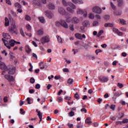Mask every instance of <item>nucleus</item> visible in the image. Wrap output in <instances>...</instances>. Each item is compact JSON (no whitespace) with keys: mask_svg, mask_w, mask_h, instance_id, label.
Instances as JSON below:
<instances>
[{"mask_svg":"<svg viewBox=\"0 0 128 128\" xmlns=\"http://www.w3.org/2000/svg\"><path fill=\"white\" fill-rule=\"evenodd\" d=\"M98 21H94L92 24L93 26H98Z\"/></svg>","mask_w":128,"mask_h":128,"instance_id":"4c0bfd02","label":"nucleus"},{"mask_svg":"<svg viewBox=\"0 0 128 128\" xmlns=\"http://www.w3.org/2000/svg\"><path fill=\"white\" fill-rule=\"evenodd\" d=\"M4 78H6V80H8L10 82V84H12V82H14V77L12 76L6 74L4 76Z\"/></svg>","mask_w":128,"mask_h":128,"instance_id":"6e6552de","label":"nucleus"},{"mask_svg":"<svg viewBox=\"0 0 128 128\" xmlns=\"http://www.w3.org/2000/svg\"><path fill=\"white\" fill-rule=\"evenodd\" d=\"M124 114L122 112H120L118 116V120H120V118H124Z\"/></svg>","mask_w":128,"mask_h":128,"instance_id":"cd10ccee","label":"nucleus"},{"mask_svg":"<svg viewBox=\"0 0 128 128\" xmlns=\"http://www.w3.org/2000/svg\"><path fill=\"white\" fill-rule=\"evenodd\" d=\"M15 8H22V5L20 4L19 3H15L14 4Z\"/></svg>","mask_w":128,"mask_h":128,"instance_id":"c756f323","label":"nucleus"},{"mask_svg":"<svg viewBox=\"0 0 128 128\" xmlns=\"http://www.w3.org/2000/svg\"><path fill=\"white\" fill-rule=\"evenodd\" d=\"M4 26H10V20H8V18H5Z\"/></svg>","mask_w":128,"mask_h":128,"instance_id":"393cba45","label":"nucleus"},{"mask_svg":"<svg viewBox=\"0 0 128 128\" xmlns=\"http://www.w3.org/2000/svg\"><path fill=\"white\" fill-rule=\"evenodd\" d=\"M26 28L28 30H32V26H30V24H27L26 25Z\"/></svg>","mask_w":128,"mask_h":128,"instance_id":"ea45409f","label":"nucleus"},{"mask_svg":"<svg viewBox=\"0 0 128 128\" xmlns=\"http://www.w3.org/2000/svg\"><path fill=\"white\" fill-rule=\"evenodd\" d=\"M2 54H4L6 56H8V52L5 50H4L3 51H2Z\"/></svg>","mask_w":128,"mask_h":128,"instance_id":"052dcab7","label":"nucleus"},{"mask_svg":"<svg viewBox=\"0 0 128 128\" xmlns=\"http://www.w3.org/2000/svg\"><path fill=\"white\" fill-rule=\"evenodd\" d=\"M120 22L121 24H124V25L126 24V21L124 19L120 18Z\"/></svg>","mask_w":128,"mask_h":128,"instance_id":"c85d7f7f","label":"nucleus"},{"mask_svg":"<svg viewBox=\"0 0 128 128\" xmlns=\"http://www.w3.org/2000/svg\"><path fill=\"white\" fill-rule=\"evenodd\" d=\"M92 11L94 14H102V9L98 6H95L92 8Z\"/></svg>","mask_w":128,"mask_h":128,"instance_id":"0eeeda50","label":"nucleus"},{"mask_svg":"<svg viewBox=\"0 0 128 128\" xmlns=\"http://www.w3.org/2000/svg\"><path fill=\"white\" fill-rule=\"evenodd\" d=\"M72 24H78V22H80V20L78 18L74 17L72 20Z\"/></svg>","mask_w":128,"mask_h":128,"instance_id":"aec40b11","label":"nucleus"},{"mask_svg":"<svg viewBox=\"0 0 128 128\" xmlns=\"http://www.w3.org/2000/svg\"><path fill=\"white\" fill-rule=\"evenodd\" d=\"M56 26H62L64 28H68V25L66 24V22L64 20H60V22H56Z\"/></svg>","mask_w":128,"mask_h":128,"instance_id":"7ed1b4c3","label":"nucleus"},{"mask_svg":"<svg viewBox=\"0 0 128 128\" xmlns=\"http://www.w3.org/2000/svg\"><path fill=\"white\" fill-rule=\"evenodd\" d=\"M114 14L115 16H121L122 12L116 11V12H114Z\"/></svg>","mask_w":128,"mask_h":128,"instance_id":"a19ab883","label":"nucleus"},{"mask_svg":"<svg viewBox=\"0 0 128 128\" xmlns=\"http://www.w3.org/2000/svg\"><path fill=\"white\" fill-rule=\"evenodd\" d=\"M102 34H104V30H100L98 33V36H102Z\"/></svg>","mask_w":128,"mask_h":128,"instance_id":"8fccbe9b","label":"nucleus"},{"mask_svg":"<svg viewBox=\"0 0 128 128\" xmlns=\"http://www.w3.org/2000/svg\"><path fill=\"white\" fill-rule=\"evenodd\" d=\"M38 18L40 22H42V24H44L46 22V20L44 17H38Z\"/></svg>","mask_w":128,"mask_h":128,"instance_id":"bb28decb","label":"nucleus"},{"mask_svg":"<svg viewBox=\"0 0 128 128\" xmlns=\"http://www.w3.org/2000/svg\"><path fill=\"white\" fill-rule=\"evenodd\" d=\"M50 42V37L48 36H44L40 39V42L42 44H44L46 42Z\"/></svg>","mask_w":128,"mask_h":128,"instance_id":"423d86ee","label":"nucleus"},{"mask_svg":"<svg viewBox=\"0 0 128 128\" xmlns=\"http://www.w3.org/2000/svg\"><path fill=\"white\" fill-rule=\"evenodd\" d=\"M25 20H28V21L32 20V18H30V16L28 15H26L25 16Z\"/></svg>","mask_w":128,"mask_h":128,"instance_id":"c9c22d12","label":"nucleus"},{"mask_svg":"<svg viewBox=\"0 0 128 128\" xmlns=\"http://www.w3.org/2000/svg\"><path fill=\"white\" fill-rule=\"evenodd\" d=\"M104 18L106 20H110V16L108 15H105L104 16Z\"/></svg>","mask_w":128,"mask_h":128,"instance_id":"a18cd8bd","label":"nucleus"},{"mask_svg":"<svg viewBox=\"0 0 128 128\" xmlns=\"http://www.w3.org/2000/svg\"><path fill=\"white\" fill-rule=\"evenodd\" d=\"M74 98L76 100H80V96L78 93H76L74 95Z\"/></svg>","mask_w":128,"mask_h":128,"instance_id":"de8ad7c7","label":"nucleus"},{"mask_svg":"<svg viewBox=\"0 0 128 128\" xmlns=\"http://www.w3.org/2000/svg\"><path fill=\"white\" fill-rule=\"evenodd\" d=\"M2 40L4 43V46L9 50L14 46L15 44H20V42H18L14 40H10L8 41L5 40L4 38H2Z\"/></svg>","mask_w":128,"mask_h":128,"instance_id":"f257e3e1","label":"nucleus"},{"mask_svg":"<svg viewBox=\"0 0 128 128\" xmlns=\"http://www.w3.org/2000/svg\"><path fill=\"white\" fill-rule=\"evenodd\" d=\"M35 88L36 90H40V85L38 84H36L35 86Z\"/></svg>","mask_w":128,"mask_h":128,"instance_id":"49530a36","label":"nucleus"},{"mask_svg":"<svg viewBox=\"0 0 128 128\" xmlns=\"http://www.w3.org/2000/svg\"><path fill=\"white\" fill-rule=\"evenodd\" d=\"M3 38L5 40H10V36L8 34L3 33Z\"/></svg>","mask_w":128,"mask_h":128,"instance_id":"6ab92c4d","label":"nucleus"},{"mask_svg":"<svg viewBox=\"0 0 128 128\" xmlns=\"http://www.w3.org/2000/svg\"><path fill=\"white\" fill-rule=\"evenodd\" d=\"M85 122L86 124H90L92 123L90 118L88 117V118H86L85 120Z\"/></svg>","mask_w":128,"mask_h":128,"instance_id":"a878e982","label":"nucleus"},{"mask_svg":"<svg viewBox=\"0 0 128 128\" xmlns=\"http://www.w3.org/2000/svg\"><path fill=\"white\" fill-rule=\"evenodd\" d=\"M34 82H36V80H34V78H33L30 79V82L31 84H34Z\"/></svg>","mask_w":128,"mask_h":128,"instance_id":"6e6d98bb","label":"nucleus"},{"mask_svg":"<svg viewBox=\"0 0 128 128\" xmlns=\"http://www.w3.org/2000/svg\"><path fill=\"white\" fill-rule=\"evenodd\" d=\"M88 18H90V20H94V14L92 13H90L88 15Z\"/></svg>","mask_w":128,"mask_h":128,"instance_id":"7c9ffc66","label":"nucleus"},{"mask_svg":"<svg viewBox=\"0 0 128 128\" xmlns=\"http://www.w3.org/2000/svg\"><path fill=\"white\" fill-rule=\"evenodd\" d=\"M32 4L34 6H40L42 5V2H40V0H34L32 2Z\"/></svg>","mask_w":128,"mask_h":128,"instance_id":"4468645a","label":"nucleus"},{"mask_svg":"<svg viewBox=\"0 0 128 128\" xmlns=\"http://www.w3.org/2000/svg\"><path fill=\"white\" fill-rule=\"evenodd\" d=\"M66 22H72V19H70V17H68L66 18Z\"/></svg>","mask_w":128,"mask_h":128,"instance_id":"5fc2aeb1","label":"nucleus"},{"mask_svg":"<svg viewBox=\"0 0 128 128\" xmlns=\"http://www.w3.org/2000/svg\"><path fill=\"white\" fill-rule=\"evenodd\" d=\"M37 34L38 36H42V34H44V32L42 30H38L37 32Z\"/></svg>","mask_w":128,"mask_h":128,"instance_id":"f704fd0d","label":"nucleus"},{"mask_svg":"<svg viewBox=\"0 0 128 128\" xmlns=\"http://www.w3.org/2000/svg\"><path fill=\"white\" fill-rule=\"evenodd\" d=\"M102 51L101 50L98 49L96 50L95 52L98 55V52H102Z\"/></svg>","mask_w":128,"mask_h":128,"instance_id":"bf43d9fd","label":"nucleus"},{"mask_svg":"<svg viewBox=\"0 0 128 128\" xmlns=\"http://www.w3.org/2000/svg\"><path fill=\"white\" fill-rule=\"evenodd\" d=\"M76 127L77 128H82L84 127V125H82V123H79L76 125Z\"/></svg>","mask_w":128,"mask_h":128,"instance_id":"58836bf2","label":"nucleus"},{"mask_svg":"<svg viewBox=\"0 0 128 128\" xmlns=\"http://www.w3.org/2000/svg\"><path fill=\"white\" fill-rule=\"evenodd\" d=\"M74 4H82L84 2L82 0H72Z\"/></svg>","mask_w":128,"mask_h":128,"instance_id":"412c9836","label":"nucleus"},{"mask_svg":"<svg viewBox=\"0 0 128 128\" xmlns=\"http://www.w3.org/2000/svg\"><path fill=\"white\" fill-rule=\"evenodd\" d=\"M123 124H126L128 122V119H124L122 120Z\"/></svg>","mask_w":128,"mask_h":128,"instance_id":"774afa93","label":"nucleus"},{"mask_svg":"<svg viewBox=\"0 0 128 128\" xmlns=\"http://www.w3.org/2000/svg\"><path fill=\"white\" fill-rule=\"evenodd\" d=\"M20 34L22 36H24V30H20Z\"/></svg>","mask_w":128,"mask_h":128,"instance_id":"e2e57ef3","label":"nucleus"},{"mask_svg":"<svg viewBox=\"0 0 128 128\" xmlns=\"http://www.w3.org/2000/svg\"><path fill=\"white\" fill-rule=\"evenodd\" d=\"M74 82V80L72 78H69L68 80V84H72V83Z\"/></svg>","mask_w":128,"mask_h":128,"instance_id":"2f4dec72","label":"nucleus"},{"mask_svg":"<svg viewBox=\"0 0 128 128\" xmlns=\"http://www.w3.org/2000/svg\"><path fill=\"white\" fill-rule=\"evenodd\" d=\"M32 44H33V46H34L36 48L38 47V44H36V42L32 41Z\"/></svg>","mask_w":128,"mask_h":128,"instance_id":"0e129e2a","label":"nucleus"},{"mask_svg":"<svg viewBox=\"0 0 128 128\" xmlns=\"http://www.w3.org/2000/svg\"><path fill=\"white\" fill-rule=\"evenodd\" d=\"M67 10H68L69 12H71V14H74V10L72 9L70 7L67 8Z\"/></svg>","mask_w":128,"mask_h":128,"instance_id":"72a5a7b5","label":"nucleus"},{"mask_svg":"<svg viewBox=\"0 0 128 128\" xmlns=\"http://www.w3.org/2000/svg\"><path fill=\"white\" fill-rule=\"evenodd\" d=\"M6 4H9V6H12V2L10 0H6Z\"/></svg>","mask_w":128,"mask_h":128,"instance_id":"680f3d73","label":"nucleus"},{"mask_svg":"<svg viewBox=\"0 0 128 128\" xmlns=\"http://www.w3.org/2000/svg\"><path fill=\"white\" fill-rule=\"evenodd\" d=\"M26 112L24 111V109L22 108L20 109V114H24Z\"/></svg>","mask_w":128,"mask_h":128,"instance_id":"4d7b16f0","label":"nucleus"},{"mask_svg":"<svg viewBox=\"0 0 128 128\" xmlns=\"http://www.w3.org/2000/svg\"><path fill=\"white\" fill-rule=\"evenodd\" d=\"M36 112L38 114V116L40 119V121L39 122V124H40V122H42V113L40 112V111L38 110H36Z\"/></svg>","mask_w":128,"mask_h":128,"instance_id":"f3484780","label":"nucleus"},{"mask_svg":"<svg viewBox=\"0 0 128 128\" xmlns=\"http://www.w3.org/2000/svg\"><path fill=\"white\" fill-rule=\"evenodd\" d=\"M122 92H117L115 94H114V96L112 98V100H114V104H116V98H118V96H122Z\"/></svg>","mask_w":128,"mask_h":128,"instance_id":"1a4fd4ad","label":"nucleus"},{"mask_svg":"<svg viewBox=\"0 0 128 128\" xmlns=\"http://www.w3.org/2000/svg\"><path fill=\"white\" fill-rule=\"evenodd\" d=\"M95 18H97V20H102V18L100 17V15H98V14H96V15L95 16Z\"/></svg>","mask_w":128,"mask_h":128,"instance_id":"37998d69","label":"nucleus"},{"mask_svg":"<svg viewBox=\"0 0 128 128\" xmlns=\"http://www.w3.org/2000/svg\"><path fill=\"white\" fill-rule=\"evenodd\" d=\"M64 72H70V70L68 68H64L63 69Z\"/></svg>","mask_w":128,"mask_h":128,"instance_id":"3c124183","label":"nucleus"},{"mask_svg":"<svg viewBox=\"0 0 128 128\" xmlns=\"http://www.w3.org/2000/svg\"><path fill=\"white\" fill-rule=\"evenodd\" d=\"M98 80L102 82H108V78L106 76H103L102 77H99Z\"/></svg>","mask_w":128,"mask_h":128,"instance_id":"ddd939ff","label":"nucleus"},{"mask_svg":"<svg viewBox=\"0 0 128 128\" xmlns=\"http://www.w3.org/2000/svg\"><path fill=\"white\" fill-rule=\"evenodd\" d=\"M58 42L60 44H62V38H60V36H56Z\"/></svg>","mask_w":128,"mask_h":128,"instance_id":"473e14b6","label":"nucleus"},{"mask_svg":"<svg viewBox=\"0 0 128 128\" xmlns=\"http://www.w3.org/2000/svg\"><path fill=\"white\" fill-rule=\"evenodd\" d=\"M76 12L78 14H84V18H86L88 16V13L86 12V11H84L80 9L77 10Z\"/></svg>","mask_w":128,"mask_h":128,"instance_id":"9d476101","label":"nucleus"},{"mask_svg":"<svg viewBox=\"0 0 128 128\" xmlns=\"http://www.w3.org/2000/svg\"><path fill=\"white\" fill-rule=\"evenodd\" d=\"M115 108H116V105H112L110 106V108H111V110H114Z\"/></svg>","mask_w":128,"mask_h":128,"instance_id":"69168bd1","label":"nucleus"},{"mask_svg":"<svg viewBox=\"0 0 128 128\" xmlns=\"http://www.w3.org/2000/svg\"><path fill=\"white\" fill-rule=\"evenodd\" d=\"M62 2L64 6H70V8H72L73 10H76V6L70 2H68L66 0H62Z\"/></svg>","mask_w":128,"mask_h":128,"instance_id":"20e7f679","label":"nucleus"},{"mask_svg":"<svg viewBox=\"0 0 128 128\" xmlns=\"http://www.w3.org/2000/svg\"><path fill=\"white\" fill-rule=\"evenodd\" d=\"M110 6H111V8H112V10H116V6H114V4L112 2H110Z\"/></svg>","mask_w":128,"mask_h":128,"instance_id":"864d4df0","label":"nucleus"},{"mask_svg":"<svg viewBox=\"0 0 128 128\" xmlns=\"http://www.w3.org/2000/svg\"><path fill=\"white\" fill-rule=\"evenodd\" d=\"M58 12H59L60 14L64 16L66 14V10L64 9V8L60 7L58 8Z\"/></svg>","mask_w":128,"mask_h":128,"instance_id":"2eb2a0df","label":"nucleus"},{"mask_svg":"<svg viewBox=\"0 0 128 128\" xmlns=\"http://www.w3.org/2000/svg\"><path fill=\"white\" fill-rule=\"evenodd\" d=\"M11 14L13 16H14L15 18H16V16H18L16 14V12H14V11H11Z\"/></svg>","mask_w":128,"mask_h":128,"instance_id":"603ef678","label":"nucleus"},{"mask_svg":"<svg viewBox=\"0 0 128 128\" xmlns=\"http://www.w3.org/2000/svg\"><path fill=\"white\" fill-rule=\"evenodd\" d=\"M104 26L105 28H112V26H114V24L111 23H106L104 24Z\"/></svg>","mask_w":128,"mask_h":128,"instance_id":"b1692460","label":"nucleus"},{"mask_svg":"<svg viewBox=\"0 0 128 128\" xmlns=\"http://www.w3.org/2000/svg\"><path fill=\"white\" fill-rule=\"evenodd\" d=\"M68 116H70V117L74 116V112L71 111L68 113Z\"/></svg>","mask_w":128,"mask_h":128,"instance_id":"79ce46f5","label":"nucleus"},{"mask_svg":"<svg viewBox=\"0 0 128 128\" xmlns=\"http://www.w3.org/2000/svg\"><path fill=\"white\" fill-rule=\"evenodd\" d=\"M26 52H28V54H30V52H32V49L30 48L29 46H28L26 48Z\"/></svg>","mask_w":128,"mask_h":128,"instance_id":"e433bc0d","label":"nucleus"},{"mask_svg":"<svg viewBox=\"0 0 128 128\" xmlns=\"http://www.w3.org/2000/svg\"><path fill=\"white\" fill-rule=\"evenodd\" d=\"M0 70H4L2 74L4 75L6 72L8 70V67L6 66V64L2 62H0Z\"/></svg>","mask_w":128,"mask_h":128,"instance_id":"39448f33","label":"nucleus"},{"mask_svg":"<svg viewBox=\"0 0 128 128\" xmlns=\"http://www.w3.org/2000/svg\"><path fill=\"white\" fill-rule=\"evenodd\" d=\"M117 2L118 6H122L124 4V0H117Z\"/></svg>","mask_w":128,"mask_h":128,"instance_id":"5701e85b","label":"nucleus"},{"mask_svg":"<svg viewBox=\"0 0 128 128\" xmlns=\"http://www.w3.org/2000/svg\"><path fill=\"white\" fill-rule=\"evenodd\" d=\"M113 32H114V34H118V36H122L123 34L122 32H120L116 28H112Z\"/></svg>","mask_w":128,"mask_h":128,"instance_id":"a211bd4d","label":"nucleus"},{"mask_svg":"<svg viewBox=\"0 0 128 128\" xmlns=\"http://www.w3.org/2000/svg\"><path fill=\"white\" fill-rule=\"evenodd\" d=\"M75 36L76 38H78V40H82V38H86V36L84 34H80L76 33L75 34Z\"/></svg>","mask_w":128,"mask_h":128,"instance_id":"9b49d317","label":"nucleus"},{"mask_svg":"<svg viewBox=\"0 0 128 128\" xmlns=\"http://www.w3.org/2000/svg\"><path fill=\"white\" fill-rule=\"evenodd\" d=\"M58 100L59 101V102H62V100H63L62 98L58 96Z\"/></svg>","mask_w":128,"mask_h":128,"instance_id":"13d9d810","label":"nucleus"},{"mask_svg":"<svg viewBox=\"0 0 128 128\" xmlns=\"http://www.w3.org/2000/svg\"><path fill=\"white\" fill-rule=\"evenodd\" d=\"M26 100L28 102V104H32V102H32V99H30V98H28Z\"/></svg>","mask_w":128,"mask_h":128,"instance_id":"c03bdc74","label":"nucleus"},{"mask_svg":"<svg viewBox=\"0 0 128 128\" xmlns=\"http://www.w3.org/2000/svg\"><path fill=\"white\" fill-rule=\"evenodd\" d=\"M118 88H122L124 85L122 84H120V83H118Z\"/></svg>","mask_w":128,"mask_h":128,"instance_id":"09e8293b","label":"nucleus"},{"mask_svg":"<svg viewBox=\"0 0 128 128\" xmlns=\"http://www.w3.org/2000/svg\"><path fill=\"white\" fill-rule=\"evenodd\" d=\"M6 72H8V74H14V72H16V68H10L8 69V70Z\"/></svg>","mask_w":128,"mask_h":128,"instance_id":"dca6fc26","label":"nucleus"},{"mask_svg":"<svg viewBox=\"0 0 128 128\" xmlns=\"http://www.w3.org/2000/svg\"><path fill=\"white\" fill-rule=\"evenodd\" d=\"M10 22L12 23L10 26L9 28L10 32H14V30L16 28V20L12 18H10Z\"/></svg>","mask_w":128,"mask_h":128,"instance_id":"f03ea898","label":"nucleus"},{"mask_svg":"<svg viewBox=\"0 0 128 128\" xmlns=\"http://www.w3.org/2000/svg\"><path fill=\"white\" fill-rule=\"evenodd\" d=\"M44 14L48 18H52V16H54V12L50 11L47 10L44 12Z\"/></svg>","mask_w":128,"mask_h":128,"instance_id":"f8f14e48","label":"nucleus"},{"mask_svg":"<svg viewBox=\"0 0 128 128\" xmlns=\"http://www.w3.org/2000/svg\"><path fill=\"white\" fill-rule=\"evenodd\" d=\"M80 112H84L85 114H86V108H82L80 110Z\"/></svg>","mask_w":128,"mask_h":128,"instance_id":"338daca9","label":"nucleus"},{"mask_svg":"<svg viewBox=\"0 0 128 128\" xmlns=\"http://www.w3.org/2000/svg\"><path fill=\"white\" fill-rule=\"evenodd\" d=\"M48 8H49V10H54V8H56V6H54V4H52V3H50L48 4Z\"/></svg>","mask_w":128,"mask_h":128,"instance_id":"4be33fe9","label":"nucleus"}]
</instances>
